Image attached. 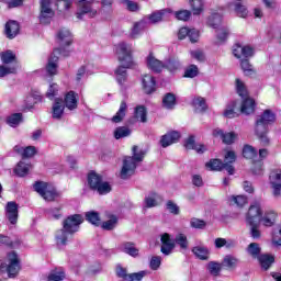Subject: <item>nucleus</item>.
Wrapping results in <instances>:
<instances>
[{"label": "nucleus", "instance_id": "1", "mask_svg": "<svg viewBox=\"0 0 281 281\" xmlns=\"http://www.w3.org/2000/svg\"><path fill=\"white\" fill-rule=\"evenodd\" d=\"M85 223V217L80 214H75L68 216L63 222V228L56 232L55 238L57 245H67V240H69V236L76 234L80 229V225Z\"/></svg>", "mask_w": 281, "mask_h": 281}, {"label": "nucleus", "instance_id": "2", "mask_svg": "<svg viewBox=\"0 0 281 281\" xmlns=\"http://www.w3.org/2000/svg\"><path fill=\"white\" fill-rule=\"evenodd\" d=\"M132 153V157L127 156L123 160V167L120 173L121 179H128V177H133L137 165L142 164V161H144V157H146V151L139 146H133Z\"/></svg>", "mask_w": 281, "mask_h": 281}, {"label": "nucleus", "instance_id": "3", "mask_svg": "<svg viewBox=\"0 0 281 281\" xmlns=\"http://www.w3.org/2000/svg\"><path fill=\"white\" fill-rule=\"evenodd\" d=\"M233 55L235 58H238L240 61V67L246 74V76H251L254 74V66L249 64V59L251 56H254V48L251 46H244L240 44H235L233 46Z\"/></svg>", "mask_w": 281, "mask_h": 281}, {"label": "nucleus", "instance_id": "4", "mask_svg": "<svg viewBox=\"0 0 281 281\" xmlns=\"http://www.w3.org/2000/svg\"><path fill=\"white\" fill-rule=\"evenodd\" d=\"M273 122H276V114L269 110H266L256 122L255 132L263 146L269 144V137H267V126Z\"/></svg>", "mask_w": 281, "mask_h": 281}, {"label": "nucleus", "instance_id": "5", "mask_svg": "<svg viewBox=\"0 0 281 281\" xmlns=\"http://www.w3.org/2000/svg\"><path fill=\"white\" fill-rule=\"evenodd\" d=\"M135 49L133 48V44L126 42H120L115 45V54L117 56L119 61L126 68H133L135 61L133 60V53Z\"/></svg>", "mask_w": 281, "mask_h": 281}, {"label": "nucleus", "instance_id": "6", "mask_svg": "<svg viewBox=\"0 0 281 281\" xmlns=\"http://www.w3.org/2000/svg\"><path fill=\"white\" fill-rule=\"evenodd\" d=\"M0 271H7L9 278H16L21 271V262L16 252H9L4 262H0Z\"/></svg>", "mask_w": 281, "mask_h": 281}, {"label": "nucleus", "instance_id": "7", "mask_svg": "<svg viewBox=\"0 0 281 281\" xmlns=\"http://www.w3.org/2000/svg\"><path fill=\"white\" fill-rule=\"evenodd\" d=\"M35 192L44 199V201H56L58 199V192L53 184L47 182L37 181L33 186Z\"/></svg>", "mask_w": 281, "mask_h": 281}, {"label": "nucleus", "instance_id": "8", "mask_svg": "<svg viewBox=\"0 0 281 281\" xmlns=\"http://www.w3.org/2000/svg\"><path fill=\"white\" fill-rule=\"evenodd\" d=\"M88 184L91 190L98 191V194H109L111 192V184L102 181V177L95 172L89 173Z\"/></svg>", "mask_w": 281, "mask_h": 281}, {"label": "nucleus", "instance_id": "9", "mask_svg": "<svg viewBox=\"0 0 281 281\" xmlns=\"http://www.w3.org/2000/svg\"><path fill=\"white\" fill-rule=\"evenodd\" d=\"M93 1L94 0H75L77 19L82 20L85 14H88L90 19H93V16L98 14V10L93 8Z\"/></svg>", "mask_w": 281, "mask_h": 281}, {"label": "nucleus", "instance_id": "10", "mask_svg": "<svg viewBox=\"0 0 281 281\" xmlns=\"http://www.w3.org/2000/svg\"><path fill=\"white\" fill-rule=\"evenodd\" d=\"M56 12L52 8V0H40V23L47 25L52 23Z\"/></svg>", "mask_w": 281, "mask_h": 281}, {"label": "nucleus", "instance_id": "11", "mask_svg": "<svg viewBox=\"0 0 281 281\" xmlns=\"http://www.w3.org/2000/svg\"><path fill=\"white\" fill-rule=\"evenodd\" d=\"M260 216H262V203L260 201H255L246 216L247 225H255L256 223H260Z\"/></svg>", "mask_w": 281, "mask_h": 281}, {"label": "nucleus", "instance_id": "12", "mask_svg": "<svg viewBox=\"0 0 281 281\" xmlns=\"http://www.w3.org/2000/svg\"><path fill=\"white\" fill-rule=\"evenodd\" d=\"M269 182L276 199L281 196V171H271Z\"/></svg>", "mask_w": 281, "mask_h": 281}, {"label": "nucleus", "instance_id": "13", "mask_svg": "<svg viewBox=\"0 0 281 281\" xmlns=\"http://www.w3.org/2000/svg\"><path fill=\"white\" fill-rule=\"evenodd\" d=\"M228 10H233L236 12L237 16H240L241 19H247V15L249 14L245 0H231L228 2Z\"/></svg>", "mask_w": 281, "mask_h": 281}, {"label": "nucleus", "instance_id": "14", "mask_svg": "<svg viewBox=\"0 0 281 281\" xmlns=\"http://www.w3.org/2000/svg\"><path fill=\"white\" fill-rule=\"evenodd\" d=\"M146 25H148L147 19H142L140 21L134 22L128 32L130 38H132V41L139 38V36L144 34V30H146Z\"/></svg>", "mask_w": 281, "mask_h": 281}, {"label": "nucleus", "instance_id": "15", "mask_svg": "<svg viewBox=\"0 0 281 281\" xmlns=\"http://www.w3.org/2000/svg\"><path fill=\"white\" fill-rule=\"evenodd\" d=\"M209 170H225L228 175H234V166L229 164H224L221 159H212L205 164Z\"/></svg>", "mask_w": 281, "mask_h": 281}, {"label": "nucleus", "instance_id": "16", "mask_svg": "<svg viewBox=\"0 0 281 281\" xmlns=\"http://www.w3.org/2000/svg\"><path fill=\"white\" fill-rule=\"evenodd\" d=\"M5 216L11 225H16V221H19V204H16V202L7 203Z\"/></svg>", "mask_w": 281, "mask_h": 281}, {"label": "nucleus", "instance_id": "17", "mask_svg": "<svg viewBox=\"0 0 281 281\" xmlns=\"http://www.w3.org/2000/svg\"><path fill=\"white\" fill-rule=\"evenodd\" d=\"M187 36L191 43H198L200 33L196 29L181 27L178 32V38L183 41Z\"/></svg>", "mask_w": 281, "mask_h": 281}, {"label": "nucleus", "instance_id": "18", "mask_svg": "<svg viewBox=\"0 0 281 281\" xmlns=\"http://www.w3.org/2000/svg\"><path fill=\"white\" fill-rule=\"evenodd\" d=\"M160 241H161V254H164V256H170V254H172V250L175 249V240H172V238H170V234L168 233H164L160 236Z\"/></svg>", "mask_w": 281, "mask_h": 281}, {"label": "nucleus", "instance_id": "19", "mask_svg": "<svg viewBox=\"0 0 281 281\" xmlns=\"http://www.w3.org/2000/svg\"><path fill=\"white\" fill-rule=\"evenodd\" d=\"M58 54H60V48H56L48 59L46 71L49 76H56L58 74Z\"/></svg>", "mask_w": 281, "mask_h": 281}, {"label": "nucleus", "instance_id": "20", "mask_svg": "<svg viewBox=\"0 0 281 281\" xmlns=\"http://www.w3.org/2000/svg\"><path fill=\"white\" fill-rule=\"evenodd\" d=\"M146 64H147L148 69H150L155 74L161 72L166 67L164 61L157 59L153 54H149L147 56Z\"/></svg>", "mask_w": 281, "mask_h": 281}, {"label": "nucleus", "instance_id": "21", "mask_svg": "<svg viewBox=\"0 0 281 281\" xmlns=\"http://www.w3.org/2000/svg\"><path fill=\"white\" fill-rule=\"evenodd\" d=\"M181 138V134L179 132L173 131L165 134L160 139V146L162 148H168V146H172V144H177L179 139Z\"/></svg>", "mask_w": 281, "mask_h": 281}, {"label": "nucleus", "instance_id": "22", "mask_svg": "<svg viewBox=\"0 0 281 281\" xmlns=\"http://www.w3.org/2000/svg\"><path fill=\"white\" fill-rule=\"evenodd\" d=\"M184 148H187V150H195V153H198L199 155H203V153L207 150V147H205V145L196 144V142L194 140V136H189L184 140Z\"/></svg>", "mask_w": 281, "mask_h": 281}, {"label": "nucleus", "instance_id": "23", "mask_svg": "<svg viewBox=\"0 0 281 281\" xmlns=\"http://www.w3.org/2000/svg\"><path fill=\"white\" fill-rule=\"evenodd\" d=\"M259 221L263 227H273L278 221V213L272 210L266 211Z\"/></svg>", "mask_w": 281, "mask_h": 281}, {"label": "nucleus", "instance_id": "24", "mask_svg": "<svg viewBox=\"0 0 281 281\" xmlns=\"http://www.w3.org/2000/svg\"><path fill=\"white\" fill-rule=\"evenodd\" d=\"M168 14H172V11L170 9H164L160 11H156V12L147 15L144 19H147V24L148 23H159V22L164 21V19H166V16H168Z\"/></svg>", "mask_w": 281, "mask_h": 281}, {"label": "nucleus", "instance_id": "25", "mask_svg": "<svg viewBox=\"0 0 281 281\" xmlns=\"http://www.w3.org/2000/svg\"><path fill=\"white\" fill-rule=\"evenodd\" d=\"M65 115V101L63 99H55L52 108V116L54 120H61Z\"/></svg>", "mask_w": 281, "mask_h": 281}, {"label": "nucleus", "instance_id": "26", "mask_svg": "<svg viewBox=\"0 0 281 281\" xmlns=\"http://www.w3.org/2000/svg\"><path fill=\"white\" fill-rule=\"evenodd\" d=\"M142 86L145 93H153L157 87V81L151 75H144L142 78Z\"/></svg>", "mask_w": 281, "mask_h": 281}, {"label": "nucleus", "instance_id": "27", "mask_svg": "<svg viewBox=\"0 0 281 281\" xmlns=\"http://www.w3.org/2000/svg\"><path fill=\"white\" fill-rule=\"evenodd\" d=\"M254 111H256V101L249 97L244 98L240 104V113L244 115H251Z\"/></svg>", "mask_w": 281, "mask_h": 281}, {"label": "nucleus", "instance_id": "28", "mask_svg": "<svg viewBox=\"0 0 281 281\" xmlns=\"http://www.w3.org/2000/svg\"><path fill=\"white\" fill-rule=\"evenodd\" d=\"M19 22L14 20H10L9 22H7L4 27L7 38H15L19 34Z\"/></svg>", "mask_w": 281, "mask_h": 281}, {"label": "nucleus", "instance_id": "29", "mask_svg": "<svg viewBox=\"0 0 281 281\" xmlns=\"http://www.w3.org/2000/svg\"><path fill=\"white\" fill-rule=\"evenodd\" d=\"M64 104L68 111H75V109H78V94L74 91L68 92L65 95Z\"/></svg>", "mask_w": 281, "mask_h": 281}, {"label": "nucleus", "instance_id": "30", "mask_svg": "<svg viewBox=\"0 0 281 281\" xmlns=\"http://www.w3.org/2000/svg\"><path fill=\"white\" fill-rule=\"evenodd\" d=\"M57 41L63 47H65V45H71V32L68 29H60L57 32Z\"/></svg>", "mask_w": 281, "mask_h": 281}, {"label": "nucleus", "instance_id": "31", "mask_svg": "<svg viewBox=\"0 0 281 281\" xmlns=\"http://www.w3.org/2000/svg\"><path fill=\"white\" fill-rule=\"evenodd\" d=\"M14 151L18 153V155H21V157H23V159H29L30 157L35 156L36 147H34V146L23 147L21 145H16L14 147Z\"/></svg>", "mask_w": 281, "mask_h": 281}, {"label": "nucleus", "instance_id": "32", "mask_svg": "<svg viewBox=\"0 0 281 281\" xmlns=\"http://www.w3.org/2000/svg\"><path fill=\"white\" fill-rule=\"evenodd\" d=\"M121 251L127 254V256H132V258L139 257V248L135 247L134 243L126 241L121 245Z\"/></svg>", "mask_w": 281, "mask_h": 281}, {"label": "nucleus", "instance_id": "33", "mask_svg": "<svg viewBox=\"0 0 281 281\" xmlns=\"http://www.w3.org/2000/svg\"><path fill=\"white\" fill-rule=\"evenodd\" d=\"M126 111H128V105L126 104V101H122L119 111L112 117V122H114V124H120V122L126 117Z\"/></svg>", "mask_w": 281, "mask_h": 281}, {"label": "nucleus", "instance_id": "34", "mask_svg": "<svg viewBox=\"0 0 281 281\" xmlns=\"http://www.w3.org/2000/svg\"><path fill=\"white\" fill-rule=\"evenodd\" d=\"M164 200L161 199V195L157 193H149L145 198V207H157Z\"/></svg>", "mask_w": 281, "mask_h": 281}, {"label": "nucleus", "instance_id": "35", "mask_svg": "<svg viewBox=\"0 0 281 281\" xmlns=\"http://www.w3.org/2000/svg\"><path fill=\"white\" fill-rule=\"evenodd\" d=\"M217 43H225L227 38H229V27L227 25H222L217 29H215Z\"/></svg>", "mask_w": 281, "mask_h": 281}, {"label": "nucleus", "instance_id": "36", "mask_svg": "<svg viewBox=\"0 0 281 281\" xmlns=\"http://www.w3.org/2000/svg\"><path fill=\"white\" fill-rule=\"evenodd\" d=\"M192 106L195 113H203L207 110V104L205 103V99L203 97H196L192 101Z\"/></svg>", "mask_w": 281, "mask_h": 281}, {"label": "nucleus", "instance_id": "37", "mask_svg": "<svg viewBox=\"0 0 281 281\" xmlns=\"http://www.w3.org/2000/svg\"><path fill=\"white\" fill-rule=\"evenodd\" d=\"M0 59L3 65H12L13 63H16V54L12 50H5L0 53Z\"/></svg>", "mask_w": 281, "mask_h": 281}, {"label": "nucleus", "instance_id": "38", "mask_svg": "<svg viewBox=\"0 0 281 281\" xmlns=\"http://www.w3.org/2000/svg\"><path fill=\"white\" fill-rule=\"evenodd\" d=\"M207 25L213 27V30H217L218 27L225 25L223 24V16H221L218 13L212 14L207 20Z\"/></svg>", "mask_w": 281, "mask_h": 281}, {"label": "nucleus", "instance_id": "39", "mask_svg": "<svg viewBox=\"0 0 281 281\" xmlns=\"http://www.w3.org/2000/svg\"><path fill=\"white\" fill-rule=\"evenodd\" d=\"M261 266L262 269H265L267 271V269H269V267L272 266L273 262H276V258L271 255H261L258 259H257Z\"/></svg>", "mask_w": 281, "mask_h": 281}, {"label": "nucleus", "instance_id": "40", "mask_svg": "<svg viewBox=\"0 0 281 281\" xmlns=\"http://www.w3.org/2000/svg\"><path fill=\"white\" fill-rule=\"evenodd\" d=\"M177 105V97L172 93H167L162 98V106L164 109L172 110Z\"/></svg>", "mask_w": 281, "mask_h": 281}, {"label": "nucleus", "instance_id": "41", "mask_svg": "<svg viewBox=\"0 0 281 281\" xmlns=\"http://www.w3.org/2000/svg\"><path fill=\"white\" fill-rule=\"evenodd\" d=\"M101 227L106 232L115 229V227H117V217L115 215H109L108 220L102 223Z\"/></svg>", "mask_w": 281, "mask_h": 281}, {"label": "nucleus", "instance_id": "42", "mask_svg": "<svg viewBox=\"0 0 281 281\" xmlns=\"http://www.w3.org/2000/svg\"><path fill=\"white\" fill-rule=\"evenodd\" d=\"M262 248H260V244L258 243H251L247 247V254L248 256H251V258L258 259L261 255Z\"/></svg>", "mask_w": 281, "mask_h": 281}, {"label": "nucleus", "instance_id": "43", "mask_svg": "<svg viewBox=\"0 0 281 281\" xmlns=\"http://www.w3.org/2000/svg\"><path fill=\"white\" fill-rule=\"evenodd\" d=\"M192 252L200 260H207V257L210 256V250L203 246L193 247Z\"/></svg>", "mask_w": 281, "mask_h": 281}, {"label": "nucleus", "instance_id": "44", "mask_svg": "<svg viewBox=\"0 0 281 281\" xmlns=\"http://www.w3.org/2000/svg\"><path fill=\"white\" fill-rule=\"evenodd\" d=\"M128 68H126V66L122 65L116 68L115 70V76H116V81L119 82V85H124V82H126V78H127V74L126 70Z\"/></svg>", "mask_w": 281, "mask_h": 281}, {"label": "nucleus", "instance_id": "45", "mask_svg": "<svg viewBox=\"0 0 281 281\" xmlns=\"http://www.w3.org/2000/svg\"><path fill=\"white\" fill-rule=\"evenodd\" d=\"M214 245L216 247V249H222V247H226V249H232V247H235V243L232 239H225V238H216L214 241Z\"/></svg>", "mask_w": 281, "mask_h": 281}, {"label": "nucleus", "instance_id": "46", "mask_svg": "<svg viewBox=\"0 0 281 281\" xmlns=\"http://www.w3.org/2000/svg\"><path fill=\"white\" fill-rule=\"evenodd\" d=\"M222 265L227 267V269H236L238 267V258L227 255L224 257Z\"/></svg>", "mask_w": 281, "mask_h": 281}, {"label": "nucleus", "instance_id": "47", "mask_svg": "<svg viewBox=\"0 0 281 281\" xmlns=\"http://www.w3.org/2000/svg\"><path fill=\"white\" fill-rule=\"evenodd\" d=\"M243 156L245 157V159L255 160L256 157H258V150H256V148L250 145H245L243 149Z\"/></svg>", "mask_w": 281, "mask_h": 281}, {"label": "nucleus", "instance_id": "48", "mask_svg": "<svg viewBox=\"0 0 281 281\" xmlns=\"http://www.w3.org/2000/svg\"><path fill=\"white\" fill-rule=\"evenodd\" d=\"M15 175L18 177H25L27 172H30V164H25L24 161H20L14 169Z\"/></svg>", "mask_w": 281, "mask_h": 281}, {"label": "nucleus", "instance_id": "49", "mask_svg": "<svg viewBox=\"0 0 281 281\" xmlns=\"http://www.w3.org/2000/svg\"><path fill=\"white\" fill-rule=\"evenodd\" d=\"M236 91L240 98H249V92H247V86H245V82H243L240 79H236Z\"/></svg>", "mask_w": 281, "mask_h": 281}, {"label": "nucleus", "instance_id": "50", "mask_svg": "<svg viewBox=\"0 0 281 281\" xmlns=\"http://www.w3.org/2000/svg\"><path fill=\"white\" fill-rule=\"evenodd\" d=\"M229 202L233 205H237V207H244V205H247V196L245 195H232L229 198Z\"/></svg>", "mask_w": 281, "mask_h": 281}, {"label": "nucleus", "instance_id": "51", "mask_svg": "<svg viewBox=\"0 0 281 281\" xmlns=\"http://www.w3.org/2000/svg\"><path fill=\"white\" fill-rule=\"evenodd\" d=\"M131 135V128L126 127V126H121L117 127L114 131V137L115 139H122L124 137H128Z\"/></svg>", "mask_w": 281, "mask_h": 281}, {"label": "nucleus", "instance_id": "52", "mask_svg": "<svg viewBox=\"0 0 281 281\" xmlns=\"http://www.w3.org/2000/svg\"><path fill=\"white\" fill-rule=\"evenodd\" d=\"M86 220L91 223L92 225H100V214L95 211H90L86 213Z\"/></svg>", "mask_w": 281, "mask_h": 281}, {"label": "nucleus", "instance_id": "53", "mask_svg": "<svg viewBox=\"0 0 281 281\" xmlns=\"http://www.w3.org/2000/svg\"><path fill=\"white\" fill-rule=\"evenodd\" d=\"M135 119L137 122H146V108L144 105L135 108Z\"/></svg>", "mask_w": 281, "mask_h": 281}, {"label": "nucleus", "instance_id": "54", "mask_svg": "<svg viewBox=\"0 0 281 281\" xmlns=\"http://www.w3.org/2000/svg\"><path fill=\"white\" fill-rule=\"evenodd\" d=\"M193 14H201L203 12V0H190Z\"/></svg>", "mask_w": 281, "mask_h": 281}, {"label": "nucleus", "instance_id": "55", "mask_svg": "<svg viewBox=\"0 0 281 281\" xmlns=\"http://www.w3.org/2000/svg\"><path fill=\"white\" fill-rule=\"evenodd\" d=\"M146 276H148V271H146V270L131 273L126 278V281H142V279L146 278Z\"/></svg>", "mask_w": 281, "mask_h": 281}, {"label": "nucleus", "instance_id": "56", "mask_svg": "<svg viewBox=\"0 0 281 281\" xmlns=\"http://www.w3.org/2000/svg\"><path fill=\"white\" fill-rule=\"evenodd\" d=\"M176 245H179L182 249H188V237L183 234H178L173 240Z\"/></svg>", "mask_w": 281, "mask_h": 281}, {"label": "nucleus", "instance_id": "57", "mask_svg": "<svg viewBox=\"0 0 281 281\" xmlns=\"http://www.w3.org/2000/svg\"><path fill=\"white\" fill-rule=\"evenodd\" d=\"M199 76V67L196 65H190L184 71V78H196Z\"/></svg>", "mask_w": 281, "mask_h": 281}, {"label": "nucleus", "instance_id": "58", "mask_svg": "<svg viewBox=\"0 0 281 281\" xmlns=\"http://www.w3.org/2000/svg\"><path fill=\"white\" fill-rule=\"evenodd\" d=\"M10 74H16V67L0 65V78H5V76H10Z\"/></svg>", "mask_w": 281, "mask_h": 281}, {"label": "nucleus", "instance_id": "59", "mask_svg": "<svg viewBox=\"0 0 281 281\" xmlns=\"http://www.w3.org/2000/svg\"><path fill=\"white\" fill-rule=\"evenodd\" d=\"M207 269H209L211 276H218V273H221L222 266H221V263H218L216 261H211L207 265Z\"/></svg>", "mask_w": 281, "mask_h": 281}, {"label": "nucleus", "instance_id": "60", "mask_svg": "<svg viewBox=\"0 0 281 281\" xmlns=\"http://www.w3.org/2000/svg\"><path fill=\"white\" fill-rule=\"evenodd\" d=\"M235 109H236V102H233L224 111V116L228 119L238 117V114Z\"/></svg>", "mask_w": 281, "mask_h": 281}, {"label": "nucleus", "instance_id": "61", "mask_svg": "<svg viewBox=\"0 0 281 281\" xmlns=\"http://www.w3.org/2000/svg\"><path fill=\"white\" fill-rule=\"evenodd\" d=\"M21 120H23L21 113H15L8 117V124L12 127L19 126V124H21Z\"/></svg>", "mask_w": 281, "mask_h": 281}, {"label": "nucleus", "instance_id": "62", "mask_svg": "<svg viewBox=\"0 0 281 281\" xmlns=\"http://www.w3.org/2000/svg\"><path fill=\"white\" fill-rule=\"evenodd\" d=\"M192 13L189 10H180L175 13V16L178 19V21H188Z\"/></svg>", "mask_w": 281, "mask_h": 281}, {"label": "nucleus", "instance_id": "63", "mask_svg": "<svg viewBox=\"0 0 281 281\" xmlns=\"http://www.w3.org/2000/svg\"><path fill=\"white\" fill-rule=\"evenodd\" d=\"M55 95H58V85L53 83L49 86L47 92H46V97L49 100H54Z\"/></svg>", "mask_w": 281, "mask_h": 281}, {"label": "nucleus", "instance_id": "64", "mask_svg": "<svg viewBox=\"0 0 281 281\" xmlns=\"http://www.w3.org/2000/svg\"><path fill=\"white\" fill-rule=\"evenodd\" d=\"M65 280V271L52 272L48 276V281H63Z\"/></svg>", "mask_w": 281, "mask_h": 281}]
</instances>
